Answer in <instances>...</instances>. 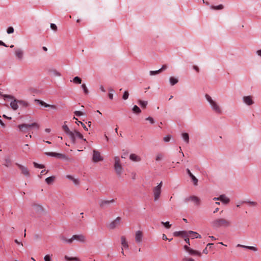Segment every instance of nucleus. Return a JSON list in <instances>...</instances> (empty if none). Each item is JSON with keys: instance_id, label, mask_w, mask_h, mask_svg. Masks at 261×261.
<instances>
[{"instance_id": "nucleus-1", "label": "nucleus", "mask_w": 261, "mask_h": 261, "mask_svg": "<svg viewBox=\"0 0 261 261\" xmlns=\"http://www.w3.org/2000/svg\"><path fill=\"white\" fill-rule=\"evenodd\" d=\"M210 224L214 229H217L221 227H230L231 221L223 218H219L212 221Z\"/></svg>"}, {"instance_id": "nucleus-2", "label": "nucleus", "mask_w": 261, "mask_h": 261, "mask_svg": "<svg viewBox=\"0 0 261 261\" xmlns=\"http://www.w3.org/2000/svg\"><path fill=\"white\" fill-rule=\"evenodd\" d=\"M205 97L206 100L208 102L212 110L214 112L217 114L222 113L221 109L216 101L214 100L212 98L207 94H205Z\"/></svg>"}, {"instance_id": "nucleus-3", "label": "nucleus", "mask_w": 261, "mask_h": 261, "mask_svg": "<svg viewBox=\"0 0 261 261\" xmlns=\"http://www.w3.org/2000/svg\"><path fill=\"white\" fill-rule=\"evenodd\" d=\"M114 169L116 173L118 176L120 177L122 173L123 168L121 164V161L120 158L118 156H116L114 158Z\"/></svg>"}, {"instance_id": "nucleus-4", "label": "nucleus", "mask_w": 261, "mask_h": 261, "mask_svg": "<svg viewBox=\"0 0 261 261\" xmlns=\"http://www.w3.org/2000/svg\"><path fill=\"white\" fill-rule=\"evenodd\" d=\"M68 136L69 137L71 141L73 144L75 143L76 138L82 139L85 142L86 141V139L84 138L83 135L76 130L71 131L70 133L68 135Z\"/></svg>"}, {"instance_id": "nucleus-5", "label": "nucleus", "mask_w": 261, "mask_h": 261, "mask_svg": "<svg viewBox=\"0 0 261 261\" xmlns=\"http://www.w3.org/2000/svg\"><path fill=\"white\" fill-rule=\"evenodd\" d=\"M3 97L5 100H8V99L13 100L10 102L11 108L14 110H16L18 109V107H19L18 100L15 99L14 97L11 95H4L3 96Z\"/></svg>"}, {"instance_id": "nucleus-6", "label": "nucleus", "mask_w": 261, "mask_h": 261, "mask_svg": "<svg viewBox=\"0 0 261 261\" xmlns=\"http://www.w3.org/2000/svg\"><path fill=\"white\" fill-rule=\"evenodd\" d=\"M184 201L185 203L191 201L196 206H199L200 204V199L196 196H190L187 197L184 199Z\"/></svg>"}, {"instance_id": "nucleus-7", "label": "nucleus", "mask_w": 261, "mask_h": 261, "mask_svg": "<svg viewBox=\"0 0 261 261\" xmlns=\"http://www.w3.org/2000/svg\"><path fill=\"white\" fill-rule=\"evenodd\" d=\"M33 126H36L37 128L39 127L38 125L36 123H33L31 124H22L18 125V127L19 129L23 132H27L29 128L32 127Z\"/></svg>"}, {"instance_id": "nucleus-8", "label": "nucleus", "mask_w": 261, "mask_h": 261, "mask_svg": "<svg viewBox=\"0 0 261 261\" xmlns=\"http://www.w3.org/2000/svg\"><path fill=\"white\" fill-rule=\"evenodd\" d=\"M115 202L114 199L111 200H100L99 201V206L101 208H107L109 207L110 204L114 203Z\"/></svg>"}, {"instance_id": "nucleus-9", "label": "nucleus", "mask_w": 261, "mask_h": 261, "mask_svg": "<svg viewBox=\"0 0 261 261\" xmlns=\"http://www.w3.org/2000/svg\"><path fill=\"white\" fill-rule=\"evenodd\" d=\"M121 218L120 217H117L114 220L112 221L108 226L110 229H114L120 225Z\"/></svg>"}, {"instance_id": "nucleus-10", "label": "nucleus", "mask_w": 261, "mask_h": 261, "mask_svg": "<svg viewBox=\"0 0 261 261\" xmlns=\"http://www.w3.org/2000/svg\"><path fill=\"white\" fill-rule=\"evenodd\" d=\"M16 165L21 170V173L23 174L27 177L30 176V174L28 168L20 164L16 163Z\"/></svg>"}, {"instance_id": "nucleus-11", "label": "nucleus", "mask_w": 261, "mask_h": 261, "mask_svg": "<svg viewBox=\"0 0 261 261\" xmlns=\"http://www.w3.org/2000/svg\"><path fill=\"white\" fill-rule=\"evenodd\" d=\"M92 160L94 162L96 163L102 161L103 158L100 155V153L98 151L94 149L93 150Z\"/></svg>"}, {"instance_id": "nucleus-12", "label": "nucleus", "mask_w": 261, "mask_h": 261, "mask_svg": "<svg viewBox=\"0 0 261 261\" xmlns=\"http://www.w3.org/2000/svg\"><path fill=\"white\" fill-rule=\"evenodd\" d=\"M74 240H76L81 243H85L86 241V237L82 234H74L71 237L72 243Z\"/></svg>"}, {"instance_id": "nucleus-13", "label": "nucleus", "mask_w": 261, "mask_h": 261, "mask_svg": "<svg viewBox=\"0 0 261 261\" xmlns=\"http://www.w3.org/2000/svg\"><path fill=\"white\" fill-rule=\"evenodd\" d=\"M15 55L16 58L19 60H21L23 58V50L20 48H16L14 49Z\"/></svg>"}, {"instance_id": "nucleus-14", "label": "nucleus", "mask_w": 261, "mask_h": 261, "mask_svg": "<svg viewBox=\"0 0 261 261\" xmlns=\"http://www.w3.org/2000/svg\"><path fill=\"white\" fill-rule=\"evenodd\" d=\"M44 153L47 156L55 157V158H59V159L65 158V155L62 153L54 152H46Z\"/></svg>"}, {"instance_id": "nucleus-15", "label": "nucleus", "mask_w": 261, "mask_h": 261, "mask_svg": "<svg viewBox=\"0 0 261 261\" xmlns=\"http://www.w3.org/2000/svg\"><path fill=\"white\" fill-rule=\"evenodd\" d=\"M35 102L40 106H44L45 108L49 107L52 109H56V106L55 105H48L41 100L35 99Z\"/></svg>"}, {"instance_id": "nucleus-16", "label": "nucleus", "mask_w": 261, "mask_h": 261, "mask_svg": "<svg viewBox=\"0 0 261 261\" xmlns=\"http://www.w3.org/2000/svg\"><path fill=\"white\" fill-rule=\"evenodd\" d=\"M143 232L141 230H138L135 233V241L137 243H140L142 241Z\"/></svg>"}, {"instance_id": "nucleus-17", "label": "nucleus", "mask_w": 261, "mask_h": 261, "mask_svg": "<svg viewBox=\"0 0 261 261\" xmlns=\"http://www.w3.org/2000/svg\"><path fill=\"white\" fill-rule=\"evenodd\" d=\"M243 101L248 106H251L254 103V101L251 96H245L243 97Z\"/></svg>"}, {"instance_id": "nucleus-18", "label": "nucleus", "mask_w": 261, "mask_h": 261, "mask_svg": "<svg viewBox=\"0 0 261 261\" xmlns=\"http://www.w3.org/2000/svg\"><path fill=\"white\" fill-rule=\"evenodd\" d=\"M153 192L154 195V200L156 201L159 199L160 197L161 190L159 189V188L154 187L153 190Z\"/></svg>"}, {"instance_id": "nucleus-19", "label": "nucleus", "mask_w": 261, "mask_h": 261, "mask_svg": "<svg viewBox=\"0 0 261 261\" xmlns=\"http://www.w3.org/2000/svg\"><path fill=\"white\" fill-rule=\"evenodd\" d=\"M187 174L188 175L191 177L192 180H193L194 182V185L196 186L197 185L198 183V179L196 178V177L191 173L189 169H187L186 170Z\"/></svg>"}, {"instance_id": "nucleus-20", "label": "nucleus", "mask_w": 261, "mask_h": 261, "mask_svg": "<svg viewBox=\"0 0 261 261\" xmlns=\"http://www.w3.org/2000/svg\"><path fill=\"white\" fill-rule=\"evenodd\" d=\"M173 234L175 237L181 236L183 237H187V236H188L189 233L188 231H178L174 232Z\"/></svg>"}, {"instance_id": "nucleus-21", "label": "nucleus", "mask_w": 261, "mask_h": 261, "mask_svg": "<svg viewBox=\"0 0 261 261\" xmlns=\"http://www.w3.org/2000/svg\"><path fill=\"white\" fill-rule=\"evenodd\" d=\"M32 206H33L34 211L37 213H39V214L41 213L43 211L42 207L40 204H33L32 205Z\"/></svg>"}, {"instance_id": "nucleus-22", "label": "nucleus", "mask_w": 261, "mask_h": 261, "mask_svg": "<svg viewBox=\"0 0 261 261\" xmlns=\"http://www.w3.org/2000/svg\"><path fill=\"white\" fill-rule=\"evenodd\" d=\"M129 159L133 162H140L141 160V157L135 153L130 154Z\"/></svg>"}, {"instance_id": "nucleus-23", "label": "nucleus", "mask_w": 261, "mask_h": 261, "mask_svg": "<svg viewBox=\"0 0 261 261\" xmlns=\"http://www.w3.org/2000/svg\"><path fill=\"white\" fill-rule=\"evenodd\" d=\"M237 247H242V248H245V249H248L251 250L253 251H256L257 250V248L256 247H255L245 246V245H241V244H239L237 245Z\"/></svg>"}, {"instance_id": "nucleus-24", "label": "nucleus", "mask_w": 261, "mask_h": 261, "mask_svg": "<svg viewBox=\"0 0 261 261\" xmlns=\"http://www.w3.org/2000/svg\"><path fill=\"white\" fill-rule=\"evenodd\" d=\"M121 243L123 247L124 248H128V245L127 242H126V238L124 236L121 237Z\"/></svg>"}, {"instance_id": "nucleus-25", "label": "nucleus", "mask_w": 261, "mask_h": 261, "mask_svg": "<svg viewBox=\"0 0 261 261\" xmlns=\"http://www.w3.org/2000/svg\"><path fill=\"white\" fill-rule=\"evenodd\" d=\"M181 137L184 140V141L188 144L189 143V134L187 133H184L181 134Z\"/></svg>"}, {"instance_id": "nucleus-26", "label": "nucleus", "mask_w": 261, "mask_h": 261, "mask_svg": "<svg viewBox=\"0 0 261 261\" xmlns=\"http://www.w3.org/2000/svg\"><path fill=\"white\" fill-rule=\"evenodd\" d=\"M219 199L221 201L224 203H227L229 202V199L224 195H221L219 196Z\"/></svg>"}, {"instance_id": "nucleus-27", "label": "nucleus", "mask_w": 261, "mask_h": 261, "mask_svg": "<svg viewBox=\"0 0 261 261\" xmlns=\"http://www.w3.org/2000/svg\"><path fill=\"white\" fill-rule=\"evenodd\" d=\"M210 8L211 9H212V10H222L224 8V6L222 4H220V5H219L216 6L211 5V6H210Z\"/></svg>"}, {"instance_id": "nucleus-28", "label": "nucleus", "mask_w": 261, "mask_h": 261, "mask_svg": "<svg viewBox=\"0 0 261 261\" xmlns=\"http://www.w3.org/2000/svg\"><path fill=\"white\" fill-rule=\"evenodd\" d=\"M188 252H189V254L191 255L201 256V252H200L198 251L193 250L191 248L190 249V250H189V251Z\"/></svg>"}, {"instance_id": "nucleus-29", "label": "nucleus", "mask_w": 261, "mask_h": 261, "mask_svg": "<svg viewBox=\"0 0 261 261\" xmlns=\"http://www.w3.org/2000/svg\"><path fill=\"white\" fill-rule=\"evenodd\" d=\"M64 258L66 261H81L79 258L76 257H69L67 255H65Z\"/></svg>"}, {"instance_id": "nucleus-30", "label": "nucleus", "mask_w": 261, "mask_h": 261, "mask_svg": "<svg viewBox=\"0 0 261 261\" xmlns=\"http://www.w3.org/2000/svg\"><path fill=\"white\" fill-rule=\"evenodd\" d=\"M55 178V177L54 176L48 177L45 179V182L48 185H51L54 182Z\"/></svg>"}, {"instance_id": "nucleus-31", "label": "nucleus", "mask_w": 261, "mask_h": 261, "mask_svg": "<svg viewBox=\"0 0 261 261\" xmlns=\"http://www.w3.org/2000/svg\"><path fill=\"white\" fill-rule=\"evenodd\" d=\"M18 102L19 106L23 108H27L29 106V103L26 101L23 100H18Z\"/></svg>"}, {"instance_id": "nucleus-32", "label": "nucleus", "mask_w": 261, "mask_h": 261, "mask_svg": "<svg viewBox=\"0 0 261 261\" xmlns=\"http://www.w3.org/2000/svg\"><path fill=\"white\" fill-rule=\"evenodd\" d=\"M189 234H195V236H191L192 239L194 238H201V235L198 234L196 232L193 231H188Z\"/></svg>"}, {"instance_id": "nucleus-33", "label": "nucleus", "mask_w": 261, "mask_h": 261, "mask_svg": "<svg viewBox=\"0 0 261 261\" xmlns=\"http://www.w3.org/2000/svg\"><path fill=\"white\" fill-rule=\"evenodd\" d=\"M178 79L174 77L171 76L169 78V82L172 86H173L178 83Z\"/></svg>"}, {"instance_id": "nucleus-34", "label": "nucleus", "mask_w": 261, "mask_h": 261, "mask_svg": "<svg viewBox=\"0 0 261 261\" xmlns=\"http://www.w3.org/2000/svg\"><path fill=\"white\" fill-rule=\"evenodd\" d=\"M138 103L141 106V108H145L148 103V101L142 100H139L138 101Z\"/></svg>"}, {"instance_id": "nucleus-35", "label": "nucleus", "mask_w": 261, "mask_h": 261, "mask_svg": "<svg viewBox=\"0 0 261 261\" xmlns=\"http://www.w3.org/2000/svg\"><path fill=\"white\" fill-rule=\"evenodd\" d=\"M60 239L63 242L66 243H68V244H71L72 243L71 238L70 239H67L64 236H61L60 237Z\"/></svg>"}, {"instance_id": "nucleus-36", "label": "nucleus", "mask_w": 261, "mask_h": 261, "mask_svg": "<svg viewBox=\"0 0 261 261\" xmlns=\"http://www.w3.org/2000/svg\"><path fill=\"white\" fill-rule=\"evenodd\" d=\"M133 112L135 114H140L141 112V109L137 106L135 105L133 109H132Z\"/></svg>"}, {"instance_id": "nucleus-37", "label": "nucleus", "mask_w": 261, "mask_h": 261, "mask_svg": "<svg viewBox=\"0 0 261 261\" xmlns=\"http://www.w3.org/2000/svg\"><path fill=\"white\" fill-rule=\"evenodd\" d=\"M62 128L67 135H68L71 132L68 126L65 124L62 126Z\"/></svg>"}, {"instance_id": "nucleus-38", "label": "nucleus", "mask_w": 261, "mask_h": 261, "mask_svg": "<svg viewBox=\"0 0 261 261\" xmlns=\"http://www.w3.org/2000/svg\"><path fill=\"white\" fill-rule=\"evenodd\" d=\"M72 82L75 83V84H81L82 83V80L80 77H79V76H75L73 80H72Z\"/></svg>"}, {"instance_id": "nucleus-39", "label": "nucleus", "mask_w": 261, "mask_h": 261, "mask_svg": "<svg viewBox=\"0 0 261 261\" xmlns=\"http://www.w3.org/2000/svg\"><path fill=\"white\" fill-rule=\"evenodd\" d=\"M109 97L110 99H113V93L115 92L114 90L112 88H110L109 89Z\"/></svg>"}, {"instance_id": "nucleus-40", "label": "nucleus", "mask_w": 261, "mask_h": 261, "mask_svg": "<svg viewBox=\"0 0 261 261\" xmlns=\"http://www.w3.org/2000/svg\"><path fill=\"white\" fill-rule=\"evenodd\" d=\"M23 151L25 153H27L30 150V147L28 144H25L22 146Z\"/></svg>"}, {"instance_id": "nucleus-41", "label": "nucleus", "mask_w": 261, "mask_h": 261, "mask_svg": "<svg viewBox=\"0 0 261 261\" xmlns=\"http://www.w3.org/2000/svg\"><path fill=\"white\" fill-rule=\"evenodd\" d=\"M162 224H163L167 229H169L171 227V224H170L169 222L168 221H167V222H161Z\"/></svg>"}, {"instance_id": "nucleus-42", "label": "nucleus", "mask_w": 261, "mask_h": 261, "mask_svg": "<svg viewBox=\"0 0 261 261\" xmlns=\"http://www.w3.org/2000/svg\"><path fill=\"white\" fill-rule=\"evenodd\" d=\"M33 165L35 168L43 169L44 168V166L42 164H39L36 162H33Z\"/></svg>"}, {"instance_id": "nucleus-43", "label": "nucleus", "mask_w": 261, "mask_h": 261, "mask_svg": "<svg viewBox=\"0 0 261 261\" xmlns=\"http://www.w3.org/2000/svg\"><path fill=\"white\" fill-rule=\"evenodd\" d=\"M81 87L85 94H88L89 93V91L85 84H83L81 86Z\"/></svg>"}, {"instance_id": "nucleus-44", "label": "nucleus", "mask_w": 261, "mask_h": 261, "mask_svg": "<svg viewBox=\"0 0 261 261\" xmlns=\"http://www.w3.org/2000/svg\"><path fill=\"white\" fill-rule=\"evenodd\" d=\"M160 72H161V70H159V69L158 70H155V71L151 70L149 72V74H150V75H156Z\"/></svg>"}, {"instance_id": "nucleus-45", "label": "nucleus", "mask_w": 261, "mask_h": 261, "mask_svg": "<svg viewBox=\"0 0 261 261\" xmlns=\"http://www.w3.org/2000/svg\"><path fill=\"white\" fill-rule=\"evenodd\" d=\"M11 161L9 158L6 159L5 161L4 165L7 167H9L11 165Z\"/></svg>"}, {"instance_id": "nucleus-46", "label": "nucleus", "mask_w": 261, "mask_h": 261, "mask_svg": "<svg viewBox=\"0 0 261 261\" xmlns=\"http://www.w3.org/2000/svg\"><path fill=\"white\" fill-rule=\"evenodd\" d=\"M129 93L127 91H125L123 93L122 98L124 100H126L128 98Z\"/></svg>"}, {"instance_id": "nucleus-47", "label": "nucleus", "mask_w": 261, "mask_h": 261, "mask_svg": "<svg viewBox=\"0 0 261 261\" xmlns=\"http://www.w3.org/2000/svg\"><path fill=\"white\" fill-rule=\"evenodd\" d=\"M76 124L77 125H79L80 124H81V126H83L84 129L85 130H86V131L88 130V128L86 127V126L82 122H81L80 121H78L77 122H76Z\"/></svg>"}, {"instance_id": "nucleus-48", "label": "nucleus", "mask_w": 261, "mask_h": 261, "mask_svg": "<svg viewBox=\"0 0 261 261\" xmlns=\"http://www.w3.org/2000/svg\"><path fill=\"white\" fill-rule=\"evenodd\" d=\"M171 137V135H168L164 138V141L166 142H168L170 140Z\"/></svg>"}, {"instance_id": "nucleus-49", "label": "nucleus", "mask_w": 261, "mask_h": 261, "mask_svg": "<svg viewBox=\"0 0 261 261\" xmlns=\"http://www.w3.org/2000/svg\"><path fill=\"white\" fill-rule=\"evenodd\" d=\"M74 115L76 116H81L84 115L83 113L80 111H75L74 112Z\"/></svg>"}, {"instance_id": "nucleus-50", "label": "nucleus", "mask_w": 261, "mask_h": 261, "mask_svg": "<svg viewBox=\"0 0 261 261\" xmlns=\"http://www.w3.org/2000/svg\"><path fill=\"white\" fill-rule=\"evenodd\" d=\"M246 203L254 206H256L257 205V203L255 201H246Z\"/></svg>"}, {"instance_id": "nucleus-51", "label": "nucleus", "mask_w": 261, "mask_h": 261, "mask_svg": "<svg viewBox=\"0 0 261 261\" xmlns=\"http://www.w3.org/2000/svg\"><path fill=\"white\" fill-rule=\"evenodd\" d=\"M7 32L9 34L13 33L14 32L13 28L12 27H9L7 30Z\"/></svg>"}, {"instance_id": "nucleus-52", "label": "nucleus", "mask_w": 261, "mask_h": 261, "mask_svg": "<svg viewBox=\"0 0 261 261\" xmlns=\"http://www.w3.org/2000/svg\"><path fill=\"white\" fill-rule=\"evenodd\" d=\"M75 186H78L80 185V180L79 178H74L72 180Z\"/></svg>"}, {"instance_id": "nucleus-53", "label": "nucleus", "mask_w": 261, "mask_h": 261, "mask_svg": "<svg viewBox=\"0 0 261 261\" xmlns=\"http://www.w3.org/2000/svg\"><path fill=\"white\" fill-rule=\"evenodd\" d=\"M146 120L149 121L151 124H153L154 123V120L151 117H148L146 118Z\"/></svg>"}, {"instance_id": "nucleus-54", "label": "nucleus", "mask_w": 261, "mask_h": 261, "mask_svg": "<svg viewBox=\"0 0 261 261\" xmlns=\"http://www.w3.org/2000/svg\"><path fill=\"white\" fill-rule=\"evenodd\" d=\"M44 261H51V256L47 254L45 255L44 257Z\"/></svg>"}, {"instance_id": "nucleus-55", "label": "nucleus", "mask_w": 261, "mask_h": 261, "mask_svg": "<svg viewBox=\"0 0 261 261\" xmlns=\"http://www.w3.org/2000/svg\"><path fill=\"white\" fill-rule=\"evenodd\" d=\"M50 28L55 31H56L57 30V27L56 24H55V23L50 24Z\"/></svg>"}, {"instance_id": "nucleus-56", "label": "nucleus", "mask_w": 261, "mask_h": 261, "mask_svg": "<svg viewBox=\"0 0 261 261\" xmlns=\"http://www.w3.org/2000/svg\"><path fill=\"white\" fill-rule=\"evenodd\" d=\"M162 158H163V155H162V154H161V153H159V154H158L156 155V159H155V160H156V161H159L161 160L162 159Z\"/></svg>"}, {"instance_id": "nucleus-57", "label": "nucleus", "mask_w": 261, "mask_h": 261, "mask_svg": "<svg viewBox=\"0 0 261 261\" xmlns=\"http://www.w3.org/2000/svg\"><path fill=\"white\" fill-rule=\"evenodd\" d=\"M66 178L69 180H73V179L74 178L72 175H66Z\"/></svg>"}, {"instance_id": "nucleus-58", "label": "nucleus", "mask_w": 261, "mask_h": 261, "mask_svg": "<svg viewBox=\"0 0 261 261\" xmlns=\"http://www.w3.org/2000/svg\"><path fill=\"white\" fill-rule=\"evenodd\" d=\"M184 261H195L194 259L192 258H185L184 259Z\"/></svg>"}, {"instance_id": "nucleus-59", "label": "nucleus", "mask_w": 261, "mask_h": 261, "mask_svg": "<svg viewBox=\"0 0 261 261\" xmlns=\"http://www.w3.org/2000/svg\"><path fill=\"white\" fill-rule=\"evenodd\" d=\"M244 203H246V201H242L238 203L237 204V207H240L241 205Z\"/></svg>"}, {"instance_id": "nucleus-60", "label": "nucleus", "mask_w": 261, "mask_h": 261, "mask_svg": "<svg viewBox=\"0 0 261 261\" xmlns=\"http://www.w3.org/2000/svg\"><path fill=\"white\" fill-rule=\"evenodd\" d=\"M99 89L102 92H105L106 91V89L102 85H100Z\"/></svg>"}, {"instance_id": "nucleus-61", "label": "nucleus", "mask_w": 261, "mask_h": 261, "mask_svg": "<svg viewBox=\"0 0 261 261\" xmlns=\"http://www.w3.org/2000/svg\"><path fill=\"white\" fill-rule=\"evenodd\" d=\"M0 125L3 127L5 128L6 127L5 124L3 122V121L0 119Z\"/></svg>"}, {"instance_id": "nucleus-62", "label": "nucleus", "mask_w": 261, "mask_h": 261, "mask_svg": "<svg viewBox=\"0 0 261 261\" xmlns=\"http://www.w3.org/2000/svg\"><path fill=\"white\" fill-rule=\"evenodd\" d=\"M193 68L197 72H198L199 71V68L197 66H193Z\"/></svg>"}, {"instance_id": "nucleus-63", "label": "nucleus", "mask_w": 261, "mask_h": 261, "mask_svg": "<svg viewBox=\"0 0 261 261\" xmlns=\"http://www.w3.org/2000/svg\"><path fill=\"white\" fill-rule=\"evenodd\" d=\"M184 248H185V249L187 252H189V250H190V249H191V248H190L189 246H188L187 245H185V246H184Z\"/></svg>"}, {"instance_id": "nucleus-64", "label": "nucleus", "mask_w": 261, "mask_h": 261, "mask_svg": "<svg viewBox=\"0 0 261 261\" xmlns=\"http://www.w3.org/2000/svg\"><path fill=\"white\" fill-rule=\"evenodd\" d=\"M256 54L261 57V49L258 50L256 51Z\"/></svg>"}]
</instances>
